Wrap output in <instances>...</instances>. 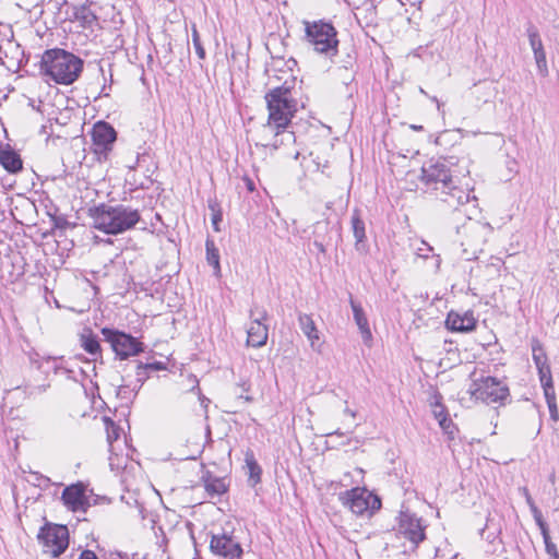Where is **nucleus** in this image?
<instances>
[{"label":"nucleus","instance_id":"nucleus-10","mask_svg":"<svg viewBox=\"0 0 559 559\" xmlns=\"http://www.w3.org/2000/svg\"><path fill=\"white\" fill-rule=\"evenodd\" d=\"M38 537L43 542L44 552L51 557L60 556L69 545L66 526L49 527L41 531Z\"/></svg>","mask_w":559,"mask_h":559},{"label":"nucleus","instance_id":"nucleus-33","mask_svg":"<svg viewBox=\"0 0 559 559\" xmlns=\"http://www.w3.org/2000/svg\"><path fill=\"white\" fill-rule=\"evenodd\" d=\"M530 509H531V512L533 514V518H534L537 526L540 530V533L548 531V525L544 521L540 510L536 506H534L533 508H530Z\"/></svg>","mask_w":559,"mask_h":559},{"label":"nucleus","instance_id":"nucleus-51","mask_svg":"<svg viewBox=\"0 0 559 559\" xmlns=\"http://www.w3.org/2000/svg\"><path fill=\"white\" fill-rule=\"evenodd\" d=\"M449 316L455 314L453 310L448 312Z\"/></svg>","mask_w":559,"mask_h":559},{"label":"nucleus","instance_id":"nucleus-44","mask_svg":"<svg viewBox=\"0 0 559 559\" xmlns=\"http://www.w3.org/2000/svg\"><path fill=\"white\" fill-rule=\"evenodd\" d=\"M188 380H189V383L191 384L192 389L198 386L199 381H198V379L194 376H189Z\"/></svg>","mask_w":559,"mask_h":559},{"label":"nucleus","instance_id":"nucleus-25","mask_svg":"<svg viewBox=\"0 0 559 559\" xmlns=\"http://www.w3.org/2000/svg\"><path fill=\"white\" fill-rule=\"evenodd\" d=\"M534 52V59L537 66L538 73L546 78L549 74L548 66H547V59H546V52L545 49L536 50Z\"/></svg>","mask_w":559,"mask_h":559},{"label":"nucleus","instance_id":"nucleus-23","mask_svg":"<svg viewBox=\"0 0 559 559\" xmlns=\"http://www.w3.org/2000/svg\"><path fill=\"white\" fill-rule=\"evenodd\" d=\"M205 490L211 497L219 496L226 491L224 481L219 478H213L205 481Z\"/></svg>","mask_w":559,"mask_h":559},{"label":"nucleus","instance_id":"nucleus-7","mask_svg":"<svg viewBox=\"0 0 559 559\" xmlns=\"http://www.w3.org/2000/svg\"><path fill=\"white\" fill-rule=\"evenodd\" d=\"M467 392L472 399L486 404L502 402L509 395L508 388L492 377L474 381Z\"/></svg>","mask_w":559,"mask_h":559},{"label":"nucleus","instance_id":"nucleus-22","mask_svg":"<svg viewBox=\"0 0 559 559\" xmlns=\"http://www.w3.org/2000/svg\"><path fill=\"white\" fill-rule=\"evenodd\" d=\"M531 345H532L533 360H534L536 367L547 365L548 358H547V355H546L540 342L534 337L531 341Z\"/></svg>","mask_w":559,"mask_h":559},{"label":"nucleus","instance_id":"nucleus-24","mask_svg":"<svg viewBox=\"0 0 559 559\" xmlns=\"http://www.w3.org/2000/svg\"><path fill=\"white\" fill-rule=\"evenodd\" d=\"M358 329L360 330L364 342L370 345L372 334L369 328L368 317H354Z\"/></svg>","mask_w":559,"mask_h":559},{"label":"nucleus","instance_id":"nucleus-27","mask_svg":"<svg viewBox=\"0 0 559 559\" xmlns=\"http://www.w3.org/2000/svg\"><path fill=\"white\" fill-rule=\"evenodd\" d=\"M527 36L533 51L544 49L542 38L538 34V31L534 26H530L527 28Z\"/></svg>","mask_w":559,"mask_h":559},{"label":"nucleus","instance_id":"nucleus-1","mask_svg":"<svg viewBox=\"0 0 559 559\" xmlns=\"http://www.w3.org/2000/svg\"><path fill=\"white\" fill-rule=\"evenodd\" d=\"M452 165L447 158L430 159L423 165L420 181L426 192L454 210L468 203H473L476 210L477 198L473 193L474 189L459 183L453 176Z\"/></svg>","mask_w":559,"mask_h":559},{"label":"nucleus","instance_id":"nucleus-15","mask_svg":"<svg viewBox=\"0 0 559 559\" xmlns=\"http://www.w3.org/2000/svg\"><path fill=\"white\" fill-rule=\"evenodd\" d=\"M266 317L254 320L248 328L247 344L253 347H261L266 343L267 340V328L264 323Z\"/></svg>","mask_w":559,"mask_h":559},{"label":"nucleus","instance_id":"nucleus-36","mask_svg":"<svg viewBox=\"0 0 559 559\" xmlns=\"http://www.w3.org/2000/svg\"><path fill=\"white\" fill-rule=\"evenodd\" d=\"M440 427L444 430V432L452 435L453 433V425L450 419L447 417H442L439 421Z\"/></svg>","mask_w":559,"mask_h":559},{"label":"nucleus","instance_id":"nucleus-37","mask_svg":"<svg viewBox=\"0 0 559 559\" xmlns=\"http://www.w3.org/2000/svg\"><path fill=\"white\" fill-rule=\"evenodd\" d=\"M138 369L139 370H142V369L162 370V369H165V366L163 362L158 361V362H153V364L139 365Z\"/></svg>","mask_w":559,"mask_h":559},{"label":"nucleus","instance_id":"nucleus-35","mask_svg":"<svg viewBox=\"0 0 559 559\" xmlns=\"http://www.w3.org/2000/svg\"><path fill=\"white\" fill-rule=\"evenodd\" d=\"M435 399H436V401H435V403H431V405L433 406L435 417L440 421V419L442 417H447V416L444 415L443 405L439 402V397L436 395Z\"/></svg>","mask_w":559,"mask_h":559},{"label":"nucleus","instance_id":"nucleus-43","mask_svg":"<svg viewBox=\"0 0 559 559\" xmlns=\"http://www.w3.org/2000/svg\"><path fill=\"white\" fill-rule=\"evenodd\" d=\"M221 219H222V217L219 214L213 216L212 223H213L215 230H218V223L221 222Z\"/></svg>","mask_w":559,"mask_h":559},{"label":"nucleus","instance_id":"nucleus-47","mask_svg":"<svg viewBox=\"0 0 559 559\" xmlns=\"http://www.w3.org/2000/svg\"><path fill=\"white\" fill-rule=\"evenodd\" d=\"M430 99L437 104V108L440 111L442 104L438 100V98L436 96H433V97H430Z\"/></svg>","mask_w":559,"mask_h":559},{"label":"nucleus","instance_id":"nucleus-6","mask_svg":"<svg viewBox=\"0 0 559 559\" xmlns=\"http://www.w3.org/2000/svg\"><path fill=\"white\" fill-rule=\"evenodd\" d=\"M343 506L356 515H372L381 508V500L365 488H353L340 495Z\"/></svg>","mask_w":559,"mask_h":559},{"label":"nucleus","instance_id":"nucleus-45","mask_svg":"<svg viewBox=\"0 0 559 559\" xmlns=\"http://www.w3.org/2000/svg\"><path fill=\"white\" fill-rule=\"evenodd\" d=\"M245 181H246L247 189L252 192L254 190L253 181L250 178H246Z\"/></svg>","mask_w":559,"mask_h":559},{"label":"nucleus","instance_id":"nucleus-11","mask_svg":"<svg viewBox=\"0 0 559 559\" xmlns=\"http://www.w3.org/2000/svg\"><path fill=\"white\" fill-rule=\"evenodd\" d=\"M397 531L409 539L415 547L425 539V527L421 520L407 511L401 512Z\"/></svg>","mask_w":559,"mask_h":559},{"label":"nucleus","instance_id":"nucleus-13","mask_svg":"<svg viewBox=\"0 0 559 559\" xmlns=\"http://www.w3.org/2000/svg\"><path fill=\"white\" fill-rule=\"evenodd\" d=\"M92 138L95 152L106 153L116 141V131L107 122H97L93 128Z\"/></svg>","mask_w":559,"mask_h":559},{"label":"nucleus","instance_id":"nucleus-28","mask_svg":"<svg viewBox=\"0 0 559 559\" xmlns=\"http://www.w3.org/2000/svg\"><path fill=\"white\" fill-rule=\"evenodd\" d=\"M544 543H545V550L550 559H559V552L557 549V546L551 542L549 536V531L542 533Z\"/></svg>","mask_w":559,"mask_h":559},{"label":"nucleus","instance_id":"nucleus-4","mask_svg":"<svg viewBox=\"0 0 559 559\" xmlns=\"http://www.w3.org/2000/svg\"><path fill=\"white\" fill-rule=\"evenodd\" d=\"M40 70L45 76L57 84L69 85L80 76L83 61L63 49H49L43 53Z\"/></svg>","mask_w":559,"mask_h":559},{"label":"nucleus","instance_id":"nucleus-52","mask_svg":"<svg viewBox=\"0 0 559 559\" xmlns=\"http://www.w3.org/2000/svg\"><path fill=\"white\" fill-rule=\"evenodd\" d=\"M419 91H420V93L427 95V93L423 88H420Z\"/></svg>","mask_w":559,"mask_h":559},{"label":"nucleus","instance_id":"nucleus-19","mask_svg":"<svg viewBox=\"0 0 559 559\" xmlns=\"http://www.w3.org/2000/svg\"><path fill=\"white\" fill-rule=\"evenodd\" d=\"M0 164L10 173H16L22 169L20 156L10 150L0 151Z\"/></svg>","mask_w":559,"mask_h":559},{"label":"nucleus","instance_id":"nucleus-38","mask_svg":"<svg viewBox=\"0 0 559 559\" xmlns=\"http://www.w3.org/2000/svg\"><path fill=\"white\" fill-rule=\"evenodd\" d=\"M424 248L417 249V254L421 258H427L428 253L432 251V248L428 246L426 242H423Z\"/></svg>","mask_w":559,"mask_h":559},{"label":"nucleus","instance_id":"nucleus-8","mask_svg":"<svg viewBox=\"0 0 559 559\" xmlns=\"http://www.w3.org/2000/svg\"><path fill=\"white\" fill-rule=\"evenodd\" d=\"M102 334L121 359L135 356L144 350L143 344L138 338L118 330L104 328L102 329Z\"/></svg>","mask_w":559,"mask_h":559},{"label":"nucleus","instance_id":"nucleus-18","mask_svg":"<svg viewBox=\"0 0 559 559\" xmlns=\"http://www.w3.org/2000/svg\"><path fill=\"white\" fill-rule=\"evenodd\" d=\"M496 87L490 82H481L472 91V96L477 105L488 103L495 95Z\"/></svg>","mask_w":559,"mask_h":559},{"label":"nucleus","instance_id":"nucleus-30","mask_svg":"<svg viewBox=\"0 0 559 559\" xmlns=\"http://www.w3.org/2000/svg\"><path fill=\"white\" fill-rule=\"evenodd\" d=\"M105 421H106V428H107V441L110 445V451H112L114 450L112 442L118 440L119 431H118V428L115 426L114 421H111L107 418L105 419Z\"/></svg>","mask_w":559,"mask_h":559},{"label":"nucleus","instance_id":"nucleus-21","mask_svg":"<svg viewBox=\"0 0 559 559\" xmlns=\"http://www.w3.org/2000/svg\"><path fill=\"white\" fill-rule=\"evenodd\" d=\"M206 247V260L210 265L214 267L215 274L218 275L221 272L219 266V254L213 240L207 239L205 242Z\"/></svg>","mask_w":559,"mask_h":559},{"label":"nucleus","instance_id":"nucleus-26","mask_svg":"<svg viewBox=\"0 0 559 559\" xmlns=\"http://www.w3.org/2000/svg\"><path fill=\"white\" fill-rule=\"evenodd\" d=\"M300 322L305 334L308 336V338L311 341V344L313 345L314 341L319 340V335L312 320L310 319V317H300Z\"/></svg>","mask_w":559,"mask_h":559},{"label":"nucleus","instance_id":"nucleus-29","mask_svg":"<svg viewBox=\"0 0 559 559\" xmlns=\"http://www.w3.org/2000/svg\"><path fill=\"white\" fill-rule=\"evenodd\" d=\"M246 464L249 469L250 478L254 479L255 481L260 480L261 475V468L255 462L253 455H246Z\"/></svg>","mask_w":559,"mask_h":559},{"label":"nucleus","instance_id":"nucleus-32","mask_svg":"<svg viewBox=\"0 0 559 559\" xmlns=\"http://www.w3.org/2000/svg\"><path fill=\"white\" fill-rule=\"evenodd\" d=\"M192 41L198 57L203 60L205 58V50L201 44L200 36L195 26L192 27Z\"/></svg>","mask_w":559,"mask_h":559},{"label":"nucleus","instance_id":"nucleus-50","mask_svg":"<svg viewBox=\"0 0 559 559\" xmlns=\"http://www.w3.org/2000/svg\"><path fill=\"white\" fill-rule=\"evenodd\" d=\"M412 128H413L414 130H420L423 127H421V126H418V127H417V126H412Z\"/></svg>","mask_w":559,"mask_h":559},{"label":"nucleus","instance_id":"nucleus-16","mask_svg":"<svg viewBox=\"0 0 559 559\" xmlns=\"http://www.w3.org/2000/svg\"><path fill=\"white\" fill-rule=\"evenodd\" d=\"M352 230L356 239L355 248L359 252H366V229L365 223L360 217L359 211L356 209L352 214Z\"/></svg>","mask_w":559,"mask_h":559},{"label":"nucleus","instance_id":"nucleus-49","mask_svg":"<svg viewBox=\"0 0 559 559\" xmlns=\"http://www.w3.org/2000/svg\"><path fill=\"white\" fill-rule=\"evenodd\" d=\"M200 400H201V403H202V404H204V403H207V402H209V400H207V399H205V397H200Z\"/></svg>","mask_w":559,"mask_h":559},{"label":"nucleus","instance_id":"nucleus-34","mask_svg":"<svg viewBox=\"0 0 559 559\" xmlns=\"http://www.w3.org/2000/svg\"><path fill=\"white\" fill-rule=\"evenodd\" d=\"M542 386L544 389V394H545L547 405L555 403L556 402V393H555L554 383L544 384Z\"/></svg>","mask_w":559,"mask_h":559},{"label":"nucleus","instance_id":"nucleus-39","mask_svg":"<svg viewBox=\"0 0 559 559\" xmlns=\"http://www.w3.org/2000/svg\"><path fill=\"white\" fill-rule=\"evenodd\" d=\"M550 417L552 420L557 421L559 419L558 408L556 402L548 405Z\"/></svg>","mask_w":559,"mask_h":559},{"label":"nucleus","instance_id":"nucleus-41","mask_svg":"<svg viewBox=\"0 0 559 559\" xmlns=\"http://www.w3.org/2000/svg\"><path fill=\"white\" fill-rule=\"evenodd\" d=\"M108 559H129L128 556L118 551H111L108 555Z\"/></svg>","mask_w":559,"mask_h":559},{"label":"nucleus","instance_id":"nucleus-20","mask_svg":"<svg viewBox=\"0 0 559 559\" xmlns=\"http://www.w3.org/2000/svg\"><path fill=\"white\" fill-rule=\"evenodd\" d=\"M80 341L85 352L93 356L99 354V343L91 330L85 329L80 335Z\"/></svg>","mask_w":559,"mask_h":559},{"label":"nucleus","instance_id":"nucleus-3","mask_svg":"<svg viewBox=\"0 0 559 559\" xmlns=\"http://www.w3.org/2000/svg\"><path fill=\"white\" fill-rule=\"evenodd\" d=\"M93 227L109 235H118L133 228L141 219L138 210L122 204H100L91 210Z\"/></svg>","mask_w":559,"mask_h":559},{"label":"nucleus","instance_id":"nucleus-5","mask_svg":"<svg viewBox=\"0 0 559 559\" xmlns=\"http://www.w3.org/2000/svg\"><path fill=\"white\" fill-rule=\"evenodd\" d=\"M305 25L307 40L317 52L326 56H335L337 53V33L332 24L319 21L313 23L306 22Z\"/></svg>","mask_w":559,"mask_h":559},{"label":"nucleus","instance_id":"nucleus-14","mask_svg":"<svg viewBox=\"0 0 559 559\" xmlns=\"http://www.w3.org/2000/svg\"><path fill=\"white\" fill-rule=\"evenodd\" d=\"M62 500L71 511H85L88 507L85 487L82 484L68 486L62 492Z\"/></svg>","mask_w":559,"mask_h":559},{"label":"nucleus","instance_id":"nucleus-42","mask_svg":"<svg viewBox=\"0 0 559 559\" xmlns=\"http://www.w3.org/2000/svg\"><path fill=\"white\" fill-rule=\"evenodd\" d=\"M524 495H525V500H526V503L528 504L530 508H533L535 504L534 500L532 499L531 495L528 493V491L524 488Z\"/></svg>","mask_w":559,"mask_h":559},{"label":"nucleus","instance_id":"nucleus-46","mask_svg":"<svg viewBox=\"0 0 559 559\" xmlns=\"http://www.w3.org/2000/svg\"><path fill=\"white\" fill-rule=\"evenodd\" d=\"M344 414L350 416L352 418L356 417V412L348 408L347 406L344 408Z\"/></svg>","mask_w":559,"mask_h":559},{"label":"nucleus","instance_id":"nucleus-12","mask_svg":"<svg viewBox=\"0 0 559 559\" xmlns=\"http://www.w3.org/2000/svg\"><path fill=\"white\" fill-rule=\"evenodd\" d=\"M211 550L225 559H241L242 549L238 542L227 535H214L211 539Z\"/></svg>","mask_w":559,"mask_h":559},{"label":"nucleus","instance_id":"nucleus-17","mask_svg":"<svg viewBox=\"0 0 559 559\" xmlns=\"http://www.w3.org/2000/svg\"><path fill=\"white\" fill-rule=\"evenodd\" d=\"M445 326L452 332H469L475 329V317H447Z\"/></svg>","mask_w":559,"mask_h":559},{"label":"nucleus","instance_id":"nucleus-9","mask_svg":"<svg viewBox=\"0 0 559 559\" xmlns=\"http://www.w3.org/2000/svg\"><path fill=\"white\" fill-rule=\"evenodd\" d=\"M467 205L471 207L467 210L469 222L463 226V231L466 236V245L477 249L486 242L488 236L492 231V228L489 223L472 221V215L478 213V205L476 206V210H474L473 203H468Z\"/></svg>","mask_w":559,"mask_h":559},{"label":"nucleus","instance_id":"nucleus-2","mask_svg":"<svg viewBox=\"0 0 559 559\" xmlns=\"http://www.w3.org/2000/svg\"><path fill=\"white\" fill-rule=\"evenodd\" d=\"M267 107V121L262 127L265 135H273L274 141L263 143L264 147L272 146L277 148L285 142H294L295 136L286 128L290 123L294 115L297 111V102L293 96L290 86L285 82L282 86L272 88L265 95Z\"/></svg>","mask_w":559,"mask_h":559},{"label":"nucleus","instance_id":"nucleus-48","mask_svg":"<svg viewBox=\"0 0 559 559\" xmlns=\"http://www.w3.org/2000/svg\"><path fill=\"white\" fill-rule=\"evenodd\" d=\"M200 451H197L195 454H191V455H186L183 459H191V460H195L197 459V455Z\"/></svg>","mask_w":559,"mask_h":559},{"label":"nucleus","instance_id":"nucleus-31","mask_svg":"<svg viewBox=\"0 0 559 559\" xmlns=\"http://www.w3.org/2000/svg\"><path fill=\"white\" fill-rule=\"evenodd\" d=\"M536 368L538 370V376H539L542 385L552 383V377H551L549 364L543 365V366H537Z\"/></svg>","mask_w":559,"mask_h":559},{"label":"nucleus","instance_id":"nucleus-40","mask_svg":"<svg viewBox=\"0 0 559 559\" xmlns=\"http://www.w3.org/2000/svg\"><path fill=\"white\" fill-rule=\"evenodd\" d=\"M80 559H97V556L92 550H84L81 554Z\"/></svg>","mask_w":559,"mask_h":559}]
</instances>
